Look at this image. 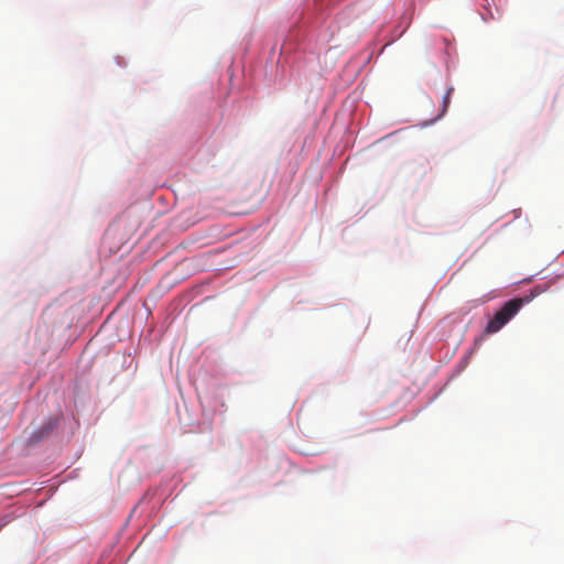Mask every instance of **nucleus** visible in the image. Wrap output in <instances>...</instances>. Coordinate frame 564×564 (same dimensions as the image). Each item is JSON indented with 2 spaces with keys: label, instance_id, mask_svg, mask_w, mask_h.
Instances as JSON below:
<instances>
[{
  "label": "nucleus",
  "instance_id": "f257e3e1",
  "mask_svg": "<svg viewBox=\"0 0 564 564\" xmlns=\"http://www.w3.org/2000/svg\"><path fill=\"white\" fill-rule=\"evenodd\" d=\"M522 300L513 299L505 303V305L489 321L486 333L494 334L500 330L521 308Z\"/></svg>",
  "mask_w": 564,
  "mask_h": 564
},
{
  "label": "nucleus",
  "instance_id": "f03ea898",
  "mask_svg": "<svg viewBox=\"0 0 564 564\" xmlns=\"http://www.w3.org/2000/svg\"><path fill=\"white\" fill-rule=\"evenodd\" d=\"M453 91H454L453 87L447 88V90L443 97L442 112H441L440 117L443 116L447 111L449 104H451V98H452Z\"/></svg>",
  "mask_w": 564,
  "mask_h": 564
}]
</instances>
